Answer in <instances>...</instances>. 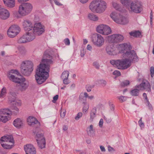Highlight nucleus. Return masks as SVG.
I'll list each match as a JSON object with an SVG mask.
<instances>
[{
	"label": "nucleus",
	"instance_id": "obj_49",
	"mask_svg": "<svg viewBox=\"0 0 154 154\" xmlns=\"http://www.w3.org/2000/svg\"><path fill=\"white\" fill-rule=\"evenodd\" d=\"M93 87L91 86H87L86 87V88L87 91L88 92H89L91 91V90L93 88Z\"/></svg>",
	"mask_w": 154,
	"mask_h": 154
},
{
	"label": "nucleus",
	"instance_id": "obj_28",
	"mask_svg": "<svg viewBox=\"0 0 154 154\" xmlns=\"http://www.w3.org/2000/svg\"><path fill=\"white\" fill-rule=\"evenodd\" d=\"M97 110L96 108H93L90 113V118L89 120L90 122L93 121L94 119L96 116Z\"/></svg>",
	"mask_w": 154,
	"mask_h": 154
},
{
	"label": "nucleus",
	"instance_id": "obj_13",
	"mask_svg": "<svg viewBox=\"0 0 154 154\" xmlns=\"http://www.w3.org/2000/svg\"><path fill=\"white\" fill-rule=\"evenodd\" d=\"M109 42L113 43H119L121 42L124 39L123 36L120 34H114L106 37Z\"/></svg>",
	"mask_w": 154,
	"mask_h": 154
},
{
	"label": "nucleus",
	"instance_id": "obj_57",
	"mask_svg": "<svg viewBox=\"0 0 154 154\" xmlns=\"http://www.w3.org/2000/svg\"><path fill=\"white\" fill-rule=\"evenodd\" d=\"M109 106L111 110H113L114 109V105L111 103H109Z\"/></svg>",
	"mask_w": 154,
	"mask_h": 154
},
{
	"label": "nucleus",
	"instance_id": "obj_5",
	"mask_svg": "<svg viewBox=\"0 0 154 154\" xmlns=\"http://www.w3.org/2000/svg\"><path fill=\"white\" fill-rule=\"evenodd\" d=\"M33 69L32 62L29 60L23 61L21 65V70L24 75L28 76L30 75Z\"/></svg>",
	"mask_w": 154,
	"mask_h": 154
},
{
	"label": "nucleus",
	"instance_id": "obj_61",
	"mask_svg": "<svg viewBox=\"0 0 154 154\" xmlns=\"http://www.w3.org/2000/svg\"><path fill=\"white\" fill-rule=\"evenodd\" d=\"M87 49L88 50L91 51L92 49L91 46L90 45H88L87 47Z\"/></svg>",
	"mask_w": 154,
	"mask_h": 154
},
{
	"label": "nucleus",
	"instance_id": "obj_24",
	"mask_svg": "<svg viewBox=\"0 0 154 154\" xmlns=\"http://www.w3.org/2000/svg\"><path fill=\"white\" fill-rule=\"evenodd\" d=\"M88 97V98L91 100L94 98V97L93 95L88 96V93L86 92L81 93L79 96V99L82 101H86V98Z\"/></svg>",
	"mask_w": 154,
	"mask_h": 154
},
{
	"label": "nucleus",
	"instance_id": "obj_35",
	"mask_svg": "<svg viewBox=\"0 0 154 154\" xmlns=\"http://www.w3.org/2000/svg\"><path fill=\"white\" fill-rule=\"evenodd\" d=\"M121 2L122 5L126 6H128L130 4V0H120Z\"/></svg>",
	"mask_w": 154,
	"mask_h": 154
},
{
	"label": "nucleus",
	"instance_id": "obj_25",
	"mask_svg": "<svg viewBox=\"0 0 154 154\" xmlns=\"http://www.w3.org/2000/svg\"><path fill=\"white\" fill-rule=\"evenodd\" d=\"M29 31L28 32H26L25 34L27 41L28 42H29L32 41L35 38L36 35L32 30Z\"/></svg>",
	"mask_w": 154,
	"mask_h": 154
},
{
	"label": "nucleus",
	"instance_id": "obj_44",
	"mask_svg": "<svg viewBox=\"0 0 154 154\" xmlns=\"http://www.w3.org/2000/svg\"><path fill=\"white\" fill-rule=\"evenodd\" d=\"M82 116V113L81 112H79L78 113L77 116H75V119L78 120L79 119L81 118Z\"/></svg>",
	"mask_w": 154,
	"mask_h": 154
},
{
	"label": "nucleus",
	"instance_id": "obj_55",
	"mask_svg": "<svg viewBox=\"0 0 154 154\" xmlns=\"http://www.w3.org/2000/svg\"><path fill=\"white\" fill-rule=\"evenodd\" d=\"M85 54V51L84 50H82L81 51L80 56L82 57H83Z\"/></svg>",
	"mask_w": 154,
	"mask_h": 154
},
{
	"label": "nucleus",
	"instance_id": "obj_46",
	"mask_svg": "<svg viewBox=\"0 0 154 154\" xmlns=\"http://www.w3.org/2000/svg\"><path fill=\"white\" fill-rule=\"evenodd\" d=\"M63 79V83L64 84L67 85L70 82V81L68 80V78L63 79Z\"/></svg>",
	"mask_w": 154,
	"mask_h": 154
},
{
	"label": "nucleus",
	"instance_id": "obj_18",
	"mask_svg": "<svg viewBox=\"0 0 154 154\" xmlns=\"http://www.w3.org/2000/svg\"><path fill=\"white\" fill-rule=\"evenodd\" d=\"M24 147L26 154H36V149L32 145L27 144Z\"/></svg>",
	"mask_w": 154,
	"mask_h": 154
},
{
	"label": "nucleus",
	"instance_id": "obj_4",
	"mask_svg": "<svg viewBox=\"0 0 154 154\" xmlns=\"http://www.w3.org/2000/svg\"><path fill=\"white\" fill-rule=\"evenodd\" d=\"M107 7L106 3L103 0H93L90 3L89 8L93 12L101 13L104 12Z\"/></svg>",
	"mask_w": 154,
	"mask_h": 154
},
{
	"label": "nucleus",
	"instance_id": "obj_37",
	"mask_svg": "<svg viewBox=\"0 0 154 154\" xmlns=\"http://www.w3.org/2000/svg\"><path fill=\"white\" fill-rule=\"evenodd\" d=\"M112 5L113 7L116 10H118L120 8L119 5L116 2H113Z\"/></svg>",
	"mask_w": 154,
	"mask_h": 154
},
{
	"label": "nucleus",
	"instance_id": "obj_31",
	"mask_svg": "<svg viewBox=\"0 0 154 154\" xmlns=\"http://www.w3.org/2000/svg\"><path fill=\"white\" fill-rule=\"evenodd\" d=\"M88 17V18L91 20L95 21L98 20L97 16L93 14H89Z\"/></svg>",
	"mask_w": 154,
	"mask_h": 154
},
{
	"label": "nucleus",
	"instance_id": "obj_27",
	"mask_svg": "<svg viewBox=\"0 0 154 154\" xmlns=\"http://www.w3.org/2000/svg\"><path fill=\"white\" fill-rule=\"evenodd\" d=\"M5 5L10 8H13L15 6V0H3Z\"/></svg>",
	"mask_w": 154,
	"mask_h": 154
},
{
	"label": "nucleus",
	"instance_id": "obj_62",
	"mask_svg": "<svg viewBox=\"0 0 154 154\" xmlns=\"http://www.w3.org/2000/svg\"><path fill=\"white\" fill-rule=\"evenodd\" d=\"M108 150L109 151H111L112 150L114 151L115 150L113 148L111 147V146H108Z\"/></svg>",
	"mask_w": 154,
	"mask_h": 154
},
{
	"label": "nucleus",
	"instance_id": "obj_64",
	"mask_svg": "<svg viewBox=\"0 0 154 154\" xmlns=\"http://www.w3.org/2000/svg\"><path fill=\"white\" fill-rule=\"evenodd\" d=\"M80 2L82 3H85L87 2L88 0H79Z\"/></svg>",
	"mask_w": 154,
	"mask_h": 154
},
{
	"label": "nucleus",
	"instance_id": "obj_47",
	"mask_svg": "<svg viewBox=\"0 0 154 154\" xmlns=\"http://www.w3.org/2000/svg\"><path fill=\"white\" fill-rule=\"evenodd\" d=\"M151 76L152 77L153 76L154 73V67L153 66H151L150 69Z\"/></svg>",
	"mask_w": 154,
	"mask_h": 154
},
{
	"label": "nucleus",
	"instance_id": "obj_10",
	"mask_svg": "<svg viewBox=\"0 0 154 154\" xmlns=\"http://www.w3.org/2000/svg\"><path fill=\"white\" fill-rule=\"evenodd\" d=\"M11 111L8 109H0V121L5 123L10 119Z\"/></svg>",
	"mask_w": 154,
	"mask_h": 154
},
{
	"label": "nucleus",
	"instance_id": "obj_34",
	"mask_svg": "<svg viewBox=\"0 0 154 154\" xmlns=\"http://www.w3.org/2000/svg\"><path fill=\"white\" fill-rule=\"evenodd\" d=\"M69 71H65L63 72L61 76V79H67L68 78L69 75Z\"/></svg>",
	"mask_w": 154,
	"mask_h": 154
},
{
	"label": "nucleus",
	"instance_id": "obj_48",
	"mask_svg": "<svg viewBox=\"0 0 154 154\" xmlns=\"http://www.w3.org/2000/svg\"><path fill=\"white\" fill-rule=\"evenodd\" d=\"M93 65L97 69H99L100 65L98 63L96 62H94L93 63Z\"/></svg>",
	"mask_w": 154,
	"mask_h": 154
},
{
	"label": "nucleus",
	"instance_id": "obj_60",
	"mask_svg": "<svg viewBox=\"0 0 154 154\" xmlns=\"http://www.w3.org/2000/svg\"><path fill=\"white\" fill-rule=\"evenodd\" d=\"M55 4L57 5H61L62 4L57 0H54Z\"/></svg>",
	"mask_w": 154,
	"mask_h": 154
},
{
	"label": "nucleus",
	"instance_id": "obj_63",
	"mask_svg": "<svg viewBox=\"0 0 154 154\" xmlns=\"http://www.w3.org/2000/svg\"><path fill=\"white\" fill-rule=\"evenodd\" d=\"M63 130L64 131H66L67 130V129H68V128L67 126H66V125H64L63 126Z\"/></svg>",
	"mask_w": 154,
	"mask_h": 154
},
{
	"label": "nucleus",
	"instance_id": "obj_29",
	"mask_svg": "<svg viewBox=\"0 0 154 154\" xmlns=\"http://www.w3.org/2000/svg\"><path fill=\"white\" fill-rule=\"evenodd\" d=\"M17 42L19 43H25L28 42L25 34L18 39Z\"/></svg>",
	"mask_w": 154,
	"mask_h": 154
},
{
	"label": "nucleus",
	"instance_id": "obj_52",
	"mask_svg": "<svg viewBox=\"0 0 154 154\" xmlns=\"http://www.w3.org/2000/svg\"><path fill=\"white\" fill-rule=\"evenodd\" d=\"M12 109L14 110V112L16 113H17L19 112V109L16 106H13L12 108Z\"/></svg>",
	"mask_w": 154,
	"mask_h": 154
},
{
	"label": "nucleus",
	"instance_id": "obj_8",
	"mask_svg": "<svg viewBox=\"0 0 154 154\" xmlns=\"http://www.w3.org/2000/svg\"><path fill=\"white\" fill-rule=\"evenodd\" d=\"M111 18L116 23L125 25L128 22V19L121 15L116 11L112 12L110 14Z\"/></svg>",
	"mask_w": 154,
	"mask_h": 154
},
{
	"label": "nucleus",
	"instance_id": "obj_19",
	"mask_svg": "<svg viewBox=\"0 0 154 154\" xmlns=\"http://www.w3.org/2000/svg\"><path fill=\"white\" fill-rule=\"evenodd\" d=\"M22 25L24 29L26 31L32 30L33 26L32 23L29 20H24L22 22Z\"/></svg>",
	"mask_w": 154,
	"mask_h": 154
},
{
	"label": "nucleus",
	"instance_id": "obj_39",
	"mask_svg": "<svg viewBox=\"0 0 154 154\" xmlns=\"http://www.w3.org/2000/svg\"><path fill=\"white\" fill-rule=\"evenodd\" d=\"M54 59L52 56L49 55V66L52 64L54 63Z\"/></svg>",
	"mask_w": 154,
	"mask_h": 154
},
{
	"label": "nucleus",
	"instance_id": "obj_15",
	"mask_svg": "<svg viewBox=\"0 0 154 154\" xmlns=\"http://www.w3.org/2000/svg\"><path fill=\"white\" fill-rule=\"evenodd\" d=\"M130 8L134 12L138 13L142 10V6L141 2L138 1L132 2Z\"/></svg>",
	"mask_w": 154,
	"mask_h": 154
},
{
	"label": "nucleus",
	"instance_id": "obj_43",
	"mask_svg": "<svg viewBox=\"0 0 154 154\" xmlns=\"http://www.w3.org/2000/svg\"><path fill=\"white\" fill-rule=\"evenodd\" d=\"M142 118H141L138 121V123L139 125L141 128H144V124L142 122Z\"/></svg>",
	"mask_w": 154,
	"mask_h": 154
},
{
	"label": "nucleus",
	"instance_id": "obj_16",
	"mask_svg": "<svg viewBox=\"0 0 154 154\" xmlns=\"http://www.w3.org/2000/svg\"><path fill=\"white\" fill-rule=\"evenodd\" d=\"M36 139L38 147L40 149L45 147V141L43 135L40 133L37 134L36 136Z\"/></svg>",
	"mask_w": 154,
	"mask_h": 154
},
{
	"label": "nucleus",
	"instance_id": "obj_26",
	"mask_svg": "<svg viewBox=\"0 0 154 154\" xmlns=\"http://www.w3.org/2000/svg\"><path fill=\"white\" fill-rule=\"evenodd\" d=\"M95 130L92 125H90L86 129L87 133L88 136H93L95 135Z\"/></svg>",
	"mask_w": 154,
	"mask_h": 154
},
{
	"label": "nucleus",
	"instance_id": "obj_30",
	"mask_svg": "<svg viewBox=\"0 0 154 154\" xmlns=\"http://www.w3.org/2000/svg\"><path fill=\"white\" fill-rule=\"evenodd\" d=\"M130 35L135 37H140L141 34L140 32L138 31H135L131 32L129 33Z\"/></svg>",
	"mask_w": 154,
	"mask_h": 154
},
{
	"label": "nucleus",
	"instance_id": "obj_51",
	"mask_svg": "<svg viewBox=\"0 0 154 154\" xmlns=\"http://www.w3.org/2000/svg\"><path fill=\"white\" fill-rule=\"evenodd\" d=\"M100 83L103 86H105L106 84V82L103 80H100Z\"/></svg>",
	"mask_w": 154,
	"mask_h": 154
},
{
	"label": "nucleus",
	"instance_id": "obj_9",
	"mask_svg": "<svg viewBox=\"0 0 154 154\" xmlns=\"http://www.w3.org/2000/svg\"><path fill=\"white\" fill-rule=\"evenodd\" d=\"M91 40L95 45L100 47L103 45L104 39L103 37L100 34L95 33L91 35Z\"/></svg>",
	"mask_w": 154,
	"mask_h": 154
},
{
	"label": "nucleus",
	"instance_id": "obj_21",
	"mask_svg": "<svg viewBox=\"0 0 154 154\" xmlns=\"http://www.w3.org/2000/svg\"><path fill=\"white\" fill-rule=\"evenodd\" d=\"M27 122L28 124L31 126H33L36 125L37 126H40V123L35 118L29 116L27 119Z\"/></svg>",
	"mask_w": 154,
	"mask_h": 154
},
{
	"label": "nucleus",
	"instance_id": "obj_59",
	"mask_svg": "<svg viewBox=\"0 0 154 154\" xmlns=\"http://www.w3.org/2000/svg\"><path fill=\"white\" fill-rule=\"evenodd\" d=\"M143 97L146 100V101H147V100H149L148 99L147 97L146 94L145 93H144L143 94Z\"/></svg>",
	"mask_w": 154,
	"mask_h": 154
},
{
	"label": "nucleus",
	"instance_id": "obj_23",
	"mask_svg": "<svg viewBox=\"0 0 154 154\" xmlns=\"http://www.w3.org/2000/svg\"><path fill=\"white\" fill-rule=\"evenodd\" d=\"M106 51L107 53L110 55H114L116 54V48L112 44L108 45L106 48Z\"/></svg>",
	"mask_w": 154,
	"mask_h": 154
},
{
	"label": "nucleus",
	"instance_id": "obj_58",
	"mask_svg": "<svg viewBox=\"0 0 154 154\" xmlns=\"http://www.w3.org/2000/svg\"><path fill=\"white\" fill-rule=\"evenodd\" d=\"M100 148L102 152H104L106 151L105 147L103 146H100Z\"/></svg>",
	"mask_w": 154,
	"mask_h": 154
},
{
	"label": "nucleus",
	"instance_id": "obj_42",
	"mask_svg": "<svg viewBox=\"0 0 154 154\" xmlns=\"http://www.w3.org/2000/svg\"><path fill=\"white\" fill-rule=\"evenodd\" d=\"M63 42L66 45L69 46L70 44V40L68 38H65L63 40Z\"/></svg>",
	"mask_w": 154,
	"mask_h": 154
},
{
	"label": "nucleus",
	"instance_id": "obj_54",
	"mask_svg": "<svg viewBox=\"0 0 154 154\" xmlns=\"http://www.w3.org/2000/svg\"><path fill=\"white\" fill-rule=\"evenodd\" d=\"M152 10H151V12L150 13V23L151 24H152V17H153V14H152Z\"/></svg>",
	"mask_w": 154,
	"mask_h": 154
},
{
	"label": "nucleus",
	"instance_id": "obj_32",
	"mask_svg": "<svg viewBox=\"0 0 154 154\" xmlns=\"http://www.w3.org/2000/svg\"><path fill=\"white\" fill-rule=\"evenodd\" d=\"M139 89H134L130 91V94L133 96H137L139 95Z\"/></svg>",
	"mask_w": 154,
	"mask_h": 154
},
{
	"label": "nucleus",
	"instance_id": "obj_50",
	"mask_svg": "<svg viewBox=\"0 0 154 154\" xmlns=\"http://www.w3.org/2000/svg\"><path fill=\"white\" fill-rule=\"evenodd\" d=\"M58 98V95H56L53 97V100L52 102L54 103L57 100Z\"/></svg>",
	"mask_w": 154,
	"mask_h": 154
},
{
	"label": "nucleus",
	"instance_id": "obj_56",
	"mask_svg": "<svg viewBox=\"0 0 154 154\" xmlns=\"http://www.w3.org/2000/svg\"><path fill=\"white\" fill-rule=\"evenodd\" d=\"M103 124V120L101 119L100 120L99 122V125L100 127H102Z\"/></svg>",
	"mask_w": 154,
	"mask_h": 154
},
{
	"label": "nucleus",
	"instance_id": "obj_17",
	"mask_svg": "<svg viewBox=\"0 0 154 154\" xmlns=\"http://www.w3.org/2000/svg\"><path fill=\"white\" fill-rule=\"evenodd\" d=\"M136 87L141 90H145L148 92L151 91V86L149 82L147 81H143L140 85L137 86Z\"/></svg>",
	"mask_w": 154,
	"mask_h": 154
},
{
	"label": "nucleus",
	"instance_id": "obj_2",
	"mask_svg": "<svg viewBox=\"0 0 154 154\" xmlns=\"http://www.w3.org/2000/svg\"><path fill=\"white\" fill-rule=\"evenodd\" d=\"M48 51H45L41 63L36 69L35 76L37 82L41 84L45 82L48 77Z\"/></svg>",
	"mask_w": 154,
	"mask_h": 154
},
{
	"label": "nucleus",
	"instance_id": "obj_14",
	"mask_svg": "<svg viewBox=\"0 0 154 154\" xmlns=\"http://www.w3.org/2000/svg\"><path fill=\"white\" fill-rule=\"evenodd\" d=\"M32 30L36 35H40L44 32V27L40 23H35L33 26Z\"/></svg>",
	"mask_w": 154,
	"mask_h": 154
},
{
	"label": "nucleus",
	"instance_id": "obj_53",
	"mask_svg": "<svg viewBox=\"0 0 154 154\" xmlns=\"http://www.w3.org/2000/svg\"><path fill=\"white\" fill-rule=\"evenodd\" d=\"M147 103V106L148 107L149 109L150 110H152V109L151 105L150 103L149 100L146 101Z\"/></svg>",
	"mask_w": 154,
	"mask_h": 154
},
{
	"label": "nucleus",
	"instance_id": "obj_11",
	"mask_svg": "<svg viewBox=\"0 0 154 154\" xmlns=\"http://www.w3.org/2000/svg\"><path fill=\"white\" fill-rule=\"evenodd\" d=\"M96 31L98 33L105 35H108L112 32L110 28L104 24H100L97 26Z\"/></svg>",
	"mask_w": 154,
	"mask_h": 154
},
{
	"label": "nucleus",
	"instance_id": "obj_41",
	"mask_svg": "<svg viewBox=\"0 0 154 154\" xmlns=\"http://www.w3.org/2000/svg\"><path fill=\"white\" fill-rule=\"evenodd\" d=\"M130 83L129 82L128 80H125L121 82V85L122 86H125L128 85Z\"/></svg>",
	"mask_w": 154,
	"mask_h": 154
},
{
	"label": "nucleus",
	"instance_id": "obj_40",
	"mask_svg": "<svg viewBox=\"0 0 154 154\" xmlns=\"http://www.w3.org/2000/svg\"><path fill=\"white\" fill-rule=\"evenodd\" d=\"M60 116L62 118H63L65 116L66 113V110H63L62 109V108L60 109Z\"/></svg>",
	"mask_w": 154,
	"mask_h": 154
},
{
	"label": "nucleus",
	"instance_id": "obj_7",
	"mask_svg": "<svg viewBox=\"0 0 154 154\" xmlns=\"http://www.w3.org/2000/svg\"><path fill=\"white\" fill-rule=\"evenodd\" d=\"M33 6L32 5L28 2L23 3L19 5L18 12L22 16L28 15L32 11Z\"/></svg>",
	"mask_w": 154,
	"mask_h": 154
},
{
	"label": "nucleus",
	"instance_id": "obj_38",
	"mask_svg": "<svg viewBox=\"0 0 154 154\" xmlns=\"http://www.w3.org/2000/svg\"><path fill=\"white\" fill-rule=\"evenodd\" d=\"M117 98L119 101L122 102L125 101L127 99V97L123 96H119L117 97Z\"/></svg>",
	"mask_w": 154,
	"mask_h": 154
},
{
	"label": "nucleus",
	"instance_id": "obj_33",
	"mask_svg": "<svg viewBox=\"0 0 154 154\" xmlns=\"http://www.w3.org/2000/svg\"><path fill=\"white\" fill-rule=\"evenodd\" d=\"M84 106L83 108L82 111L83 112L86 113L88 109L89 105L85 101H82Z\"/></svg>",
	"mask_w": 154,
	"mask_h": 154
},
{
	"label": "nucleus",
	"instance_id": "obj_36",
	"mask_svg": "<svg viewBox=\"0 0 154 154\" xmlns=\"http://www.w3.org/2000/svg\"><path fill=\"white\" fill-rule=\"evenodd\" d=\"M6 94V89L5 88H3L0 93V98L3 97Z\"/></svg>",
	"mask_w": 154,
	"mask_h": 154
},
{
	"label": "nucleus",
	"instance_id": "obj_22",
	"mask_svg": "<svg viewBox=\"0 0 154 154\" xmlns=\"http://www.w3.org/2000/svg\"><path fill=\"white\" fill-rule=\"evenodd\" d=\"M9 16L10 13L7 10L3 8L0 9V18L3 20H6Z\"/></svg>",
	"mask_w": 154,
	"mask_h": 154
},
{
	"label": "nucleus",
	"instance_id": "obj_45",
	"mask_svg": "<svg viewBox=\"0 0 154 154\" xmlns=\"http://www.w3.org/2000/svg\"><path fill=\"white\" fill-rule=\"evenodd\" d=\"M113 74L116 76H118L121 75V72L119 71L115 70L113 72Z\"/></svg>",
	"mask_w": 154,
	"mask_h": 154
},
{
	"label": "nucleus",
	"instance_id": "obj_3",
	"mask_svg": "<svg viewBox=\"0 0 154 154\" xmlns=\"http://www.w3.org/2000/svg\"><path fill=\"white\" fill-rule=\"evenodd\" d=\"M11 73H14L18 75L19 73L17 70H11L8 75V76L9 79L15 83H18L17 86L19 90L22 91H25L28 88V84L26 82L25 78H21L16 77L14 75Z\"/></svg>",
	"mask_w": 154,
	"mask_h": 154
},
{
	"label": "nucleus",
	"instance_id": "obj_20",
	"mask_svg": "<svg viewBox=\"0 0 154 154\" xmlns=\"http://www.w3.org/2000/svg\"><path fill=\"white\" fill-rule=\"evenodd\" d=\"M24 123V121L23 119L18 118L15 119L13 123L14 126L17 128H20L23 127Z\"/></svg>",
	"mask_w": 154,
	"mask_h": 154
},
{
	"label": "nucleus",
	"instance_id": "obj_6",
	"mask_svg": "<svg viewBox=\"0 0 154 154\" xmlns=\"http://www.w3.org/2000/svg\"><path fill=\"white\" fill-rule=\"evenodd\" d=\"M0 141L2 147L6 149H11L13 146L14 142L13 137L10 135L2 137Z\"/></svg>",
	"mask_w": 154,
	"mask_h": 154
},
{
	"label": "nucleus",
	"instance_id": "obj_12",
	"mask_svg": "<svg viewBox=\"0 0 154 154\" xmlns=\"http://www.w3.org/2000/svg\"><path fill=\"white\" fill-rule=\"evenodd\" d=\"M20 31V28L17 25H11L7 31V35L10 38H13L17 36Z\"/></svg>",
	"mask_w": 154,
	"mask_h": 154
},
{
	"label": "nucleus",
	"instance_id": "obj_1",
	"mask_svg": "<svg viewBox=\"0 0 154 154\" xmlns=\"http://www.w3.org/2000/svg\"><path fill=\"white\" fill-rule=\"evenodd\" d=\"M119 52L122 54L125 59L112 60L110 63L120 69H125L129 67L132 62H137L138 57L135 51L130 49V47L126 44L119 45Z\"/></svg>",
	"mask_w": 154,
	"mask_h": 154
}]
</instances>
